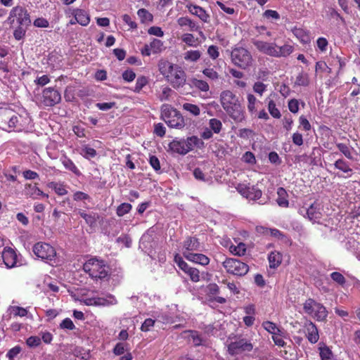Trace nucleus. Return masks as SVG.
Here are the masks:
<instances>
[{
    "label": "nucleus",
    "instance_id": "obj_1",
    "mask_svg": "<svg viewBox=\"0 0 360 360\" xmlns=\"http://www.w3.org/2000/svg\"><path fill=\"white\" fill-rule=\"evenodd\" d=\"M11 27H14L13 37L16 40H20L25 36L27 29L31 24L30 13L22 6H15L9 12L6 21Z\"/></svg>",
    "mask_w": 360,
    "mask_h": 360
},
{
    "label": "nucleus",
    "instance_id": "obj_2",
    "mask_svg": "<svg viewBox=\"0 0 360 360\" xmlns=\"http://www.w3.org/2000/svg\"><path fill=\"white\" fill-rule=\"evenodd\" d=\"M220 103L227 115L235 122H241L245 119V110L239 97L230 90L220 94Z\"/></svg>",
    "mask_w": 360,
    "mask_h": 360
},
{
    "label": "nucleus",
    "instance_id": "obj_3",
    "mask_svg": "<svg viewBox=\"0 0 360 360\" xmlns=\"http://www.w3.org/2000/svg\"><path fill=\"white\" fill-rule=\"evenodd\" d=\"M82 266L83 270L94 280H104L109 276V266L105 261L97 257H92L85 262H82Z\"/></svg>",
    "mask_w": 360,
    "mask_h": 360
},
{
    "label": "nucleus",
    "instance_id": "obj_4",
    "mask_svg": "<svg viewBox=\"0 0 360 360\" xmlns=\"http://www.w3.org/2000/svg\"><path fill=\"white\" fill-rule=\"evenodd\" d=\"M34 254L44 262L51 265H57L58 259L55 248L50 244L38 242L35 243L32 248Z\"/></svg>",
    "mask_w": 360,
    "mask_h": 360
},
{
    "label": "nucleus",
    "instance_id": "obj_5",
    "mask_svg": "<svg viewBox=\"0 0 360 360\" xmlns=\"http://www.w3.org/2000/svg\"><path fill=\"white\" fill-rule=\"evenodd\" d=\"M161 117L171 128L182 129L185 126L181 114L169 104H163L161 106Z\"/></svg>",
    "mask_w": 360,
    "mask_h": 360
},
{
    "label": "nucleus",
    "instance_id": "obj_6",
    "mask_svg": "<svg viewBox=\"0 0 360 360\" xmlns=\"http://www.w3.org/2000/svg\"><path fill=\"white\" fill-rule=\"evenodd\" d=\"M37 103L44 107H51L61 101L60 93L55 88L48 87L35 96Z\"/></svg>",
    "mask_w": 360,
    "mask_h": 360
},
{
    "label": "nucleus",
    "instance_id": "obj_7",
    "mask_svg": "<svg viewBox=\"0 0 360 360\" xmlns=\"http://www.w3.org/2000/svg\"><path fill=\"white\" fill-rule=\"evenodd\" d=\"M304 313L311 316L318 321H322L326 319L328 316V311L326 307L316 302L314 300L309 298L303 304Z\"/></svg>",
    "mask_w": 360,
    "mask_h": 360
},
{
    "label": "nucleus",
    "instance_id": "obj_8",
    "mask_svg": "<svg viewBox=\"0 0 360 360\" xmlns=\"http://www.w3.org/2000/svg\"><path fill=\"white\" fill-rule=\"evenodd\" d=\"M232 63L243 69H245L251 65L252 58L248 50L243 47H236L233 49L231 53Z\"/></svg>",
    "mask_w": 360,
    "mask_h": 360
},
{
    "label": "nucleus",
    "instance_id": "obj_9",
    "mask_svg": "<svg viewBox=\"0 0 360 360\" xmlns=\"http://www.w3.org/2000/svg\"><path fill=\"white\" fill-rule=\"evenodd\" d=\"M222 264L229 274L238 276H245L249 271L248 265L237 259H226Z\"/></svg>",
    "mask_w": 360,
    "mask_h": 360
},
{
    "label": "nucleus",
    "instance_id": "obj_10",
    "mask_svg": "<svg viewBox=\"0 0 360 360\" xmlns=\"http://www.w3.org/2000/svg\"><path fill=\"white\" fill-rule=\"evenodd\" d=\"M202 250L203 245L195 237L188 236L182 243L181 253L185 258L190 254L195 252H202Z\"/></svg>",
    "mask_w": 360,
    "mask_h": 360
},
{
    "label": "nucleus",
    "instance_id": "obj_11",
    "mask_svg": "<svg viewBox=\"0 0 360 360\" xmlns=\"http://www.w3.org/2000/svg\"><path fill=\"white\" fill-rule=\"evenodd\" d=\"M166 79L174 89L183 86L186 83V76L185 72L178 65L167 75Z\"/></svg>",
    "mask_w": 360,
    "mask_h": 360
},
{
    "label": "nucleus",
    "instance_id": "obj_12",
    "mask_svg": "<svg viewBox=\"0 0 360 360\" xmlns=\"http://www.w3.org/2000/svg\"><path fill=\"white\" fill-rule=\"evenodd\" d=\"M84 303L88 306H108L116 304L117 301L112 295L108 294L103 297H86L84 299Z\"/></svg>",
    "mask_w": 360,
    "mask_h": 360
},
{
    "label": "nucleus",
    "instance_id": "obj_13",
    "mask_svg": "<svg viewBox=\"0 0 360 360\" xmlns=\"http://www.w3.org/2000/svg\"><path fill=\"white\" fill-rule=\"evenodd\" d=\"M321 205L317 202H314L308 208L302 207L300 210V213L302 215H307L308 219L312 222H319L322 217Z\"/></svg>",
    "mask_w": 360,
    "mask_h": 360
},
{
    "label": "nucleus",
    "instance_id": "obj_14",
    "mask_svg": "<svg viewBox=\"0 0 360 360\" xmlns=\"http://www.w3.org/2000/svg\"><path fill=\"white\" fill-rule=\"evenodd\" d=\"M253 348L252 345L245 339H240L232 342L228 345V351L231 355L238 354L243 352H250Z\"/></svg>",
    "mask_w": 360,
    "mask_h": 360
},
{
    "label": "nucleus",
    "instance_id": "obj_15",
    "mask_svg": "<svg viewBox=\"0 0 360 360\" xmlns=\"http://www.w3.org/2000/svg\"><path fill=\"white\" fill-rule=\"evenodd\" d=\"M1 257L3 262L8 269H12L18 266V255L15 251L10 248L6 247L4 249ZM20 265V264H19Z\"/></svg>",
    "mask_w": 360,
    "mask_h": 360
},
{
    "label": "nucleus",
    "instance_id": "obj_16",
    "mask_svg": "<svg viewBox=\"0 0 360 360\" xmlns=\"http://www.w3.org/2000/svg\"><path fill=\"white\" fill-rule=\"evenodd\" d=\"M304 332L309 342L315 344L319 339L318 329L316 325L311 321H307L304 323Z\"/></svg>",
    "mask_w": 360,
    "mask_h": 360
},
{
    "label": "nucleus",
    "instance_id": "obj_17",
    "mask_svg": "<svg viewBox=\"0 0 360 360\" xmlns=\"http://www.w3.org/2000/svg\"><path fill=\"white\" fill-rule=\"evenodd\" d=\"M253 44L259 51L268 56H270L271 57H275V43H269L263 41L257 40L255 41Z\"/></svg>",
    "mask_w": 360,
    "mask_h": 360
},
{
    "label": "nucleus",
    "instance_id": "obj_18",
    "mask_svg": "<svg viewBox=\"0 0 360 360\" xmlns=\"http://www.w3.org/2000/svg\"><path fill=\"white\" fill-rule=\"evenodd\" d=\"M74 15V21L72 20H70L71 24H75L77 22L82 26H86L90 21V17L89 14L84 10L77 9L73 12Z\"/></svg>",
    "mask_w": 360,
    "mask_h": 360
},
{
    "label": "nucleus",
    "instance_id": "obj_19",
    "mask_svg": "<svg viewBox=\"0 0 360 360\" xmlns=\"http://www.w3.org/2000/svg\"><path fill=\"white\" fill-rule=\"evenodd\" d=\"M169 149L180 155H186L188 153L185 139L173 140L169 144Z\"/></svg>",
    "mask_w": 360,
    "mask_h": 360
},
{
    "label": "nucleus",
    "instance_id": "obj_20",
    "mask_svg": "<svg viewBox=\"0 0 360 360\" xmlns=\"http://www.w3.org/2000/svg\"><path fill=\"white\" fill-rule=\"evenodd\" d=\"M186 259L191 262L200 264L202 266H206L210 263V259L202 253L195 252L194 253L188 255Z\"/></svg>",
    "mask_w": 360,
    "mask_h": 360
},
{
    "label": "nucleus",
    "instance_id": "obj_21",
    "mask_svg": "<svg viewBox=\"0 0 360 360\" xmlns=\"http://www.w3.org/2000/svg\"><path fill=\"white\" fill-rule=\"evenodd\" d=\"M293 51L294 47L289 44H285L281 46L276 44L275 58L287 57L290 55Z\"/></svg>",
    "mask_w": 360,
    "mask_h": 360
},
{
    "label": "nucleus",
    "instance_id": "obj_22",
    "mask_svg": "<svg viewBox=\"0 0 360 360\" xmlns=\"http://www.w3.org/2000/svg\"><path fill=\"white\" fill-rule=\"evenodd\" d=\"M25 193L32 198L37 199L40 196L48 197V195L44 193L36 185L27 184L25 186Z\"/></svg>",
    "mask_w": 360,
    "mask_h": 360
},
{
    "label": "nucleus",
    "instance_id": "obj_23",
    "mask_svg": "<svg viewBox=\"0 0 360 360\" xmlns=\"http://www.w3.org/2000/svg\"><path fill=\"white\" fill-rule=\"evenodd\" d=\"M188 152L193 150L194 148H202L204 147V142L201 139L196 136H192L185 139Z\"/></svg>",
    "mask_w": 360,
    "mask_h": 360
},
{
    "label": "nucleus",
    "instance_id": "obj_24",
    "mask_svg": "<svg viewBox=\"0 0 360 360\" xmlns=\"http://www.w3.org/2000/svg\"><path fill=\"white\" fill-rule=\"evenodd\" d=\"M178 25L183 27H187L188 30L191 32L198 31L199 30V25H198L195 22L188 18V17H181L177 20Z\"/></svg>",
    "mask_w": 360,
    "mask_h": 360
},
{
    "label": "nucleus",
    "instance_id": "obj_25",
    "mask_svg": "<svg viewBox=\"0 0 360 360\" xmlns=\"http://www.w3.org/2000/svg\"><path fill=\"white\" fill-rule=\"evenodd\" d=\"M176 66V65H174L165 60H161L158 63L159 71L165 78L171 73Z\"/></svg>",
    "mask_w": 360,
    "mask_h": 360
},
{
    "label": "nucleus",
    "instance_id": "obj_26",
    "mask_svg": "<svg viewBox=\"0 0 360 360\" xmlns=\"http://www.w3.org/2000/svg\"><path fill=\"white\" fill-rule=\"evenodd\" d=\"M188 9L192 14L197 15L203 22H207L209 21L210 15L202 8L198 6H191L188 7Z\"/></svg>",
    "mask_w": 360,
    "mask_h": 360
},
{
    "label": "nucleus",
    "instance_id": "obj_27",
    "mask_svg": "<svg viewBox=\"0 0 360 360\" xmlns=\"http://www.w3.org/2000/svg\"><path fill=\"white\" fill-rule=\"evenodd\" d=\"M259 103V101L257 98L252 94H247V108L249 113L252 116L255 115L257 112V105Z\"/></svg>",
    "mask_w": 360,
    "mask_h": 360
},
{
    "label": "nucleus",
    "instance_id": "obj_28",
    "mask_svg": "<svg viewBox=\"0 0 360 360\" xmlns=\"http://www.w3.org/2000/svg\"><path fill=\"white\" fill-rule=\"evenodd\" d=\"M79 214L90 226H95L98 219V214L94 212L86 213L83 210H79Z\"/></svg>",
    "mask_w": 360,
    "mask_h": 360
},
{
    "label": "nucleus",
    "instance_id": "obj_29",
    "mask_svg": "<svg viewBox=\"0 0 360 360\" xmlns=\"http://www.w3.org/2000/svg\"><path fill=\"white\" fill-rule=\"evenodd\" d=\"M293 34L303 44H307L310 41L309 32L302 29L295 27L292 30Z\"/></svg>",
    "mask_w": 360,
    "mask_h": 360
},
{
    "label": "nucleus",
    "instance_id": "obj_30",
    "mask_svg": "<svg viewBox=\"0 0 360 360\" xmlns=\"http://www.w3.org/2000/svg\"><path fill=\"white\" fill-rule=\"evenodd\" d=\"M277 195L278 198L276 199V202L278 205L280 207H288L289 202L288 200L287 199L288 194L286 191L283 188L280 187L277 190Z\"/></svg>",
    "mask_w": 360,
    "mask_h": 360
},
{
    "label": "nucleus",
    "instance_id": "obj_31",
    "mask_svg": "<svg viewBox=\"0 0 360 360\" xmlns=\"http://www.w3.org/2000/svg\"><path fill=\"white\" fill-rule=\"evenodd\" d=\"M268 259L269 266L274 269L281 264L282 262V255L278 252H272L269 254Z\"/></svg>",
    "mask_w": 360,
    "mask_h": 360
},
{
    "label": "nucleus",
    "instance_id": "obj_32",
    "mask_svg": "<svg viewBox=\"0 0 360 360\" xmlns=\"http://www.w3.org/2000/svg\"><path fill=\"white\" fill-rule=\"evenodd\" d=\"M201 52L198 50H189L184 53V58L188 62H196L201 57Z\"/></svg>",
    "mask_w": 360,
    "mask_h": 360
},
{
    "label": "nucleus",
    "instance_id": "obj_33",
    "mask_svg": "<svg viewBox=\"0 0 360 360\" xmlns=\"http://www.w3.org/2000/svg\"><path fill=\"white\" fill-rule=\"evenodd\" d=\"M334 166L336 169L343 172L344 173H349L352 172L349 164L342 158L336 160L334 163Z\"/></svg>",
    "mask_w": 360,
    "mask_h": 360
},
{
    "label": "nucleus",
    "instance_id": "obj_34",
    "mask_svg": "<svg viewBox=\"0 0 360 360\" xmlns=\"http://www.w3.org/2000/svg\"><path fill=\"white\" fill-rule=\"evenodd\" d=\"M181 40L188 46L195 47L198 44V38H195L192 34L186 33L181 36Z\"/></svg>",
    "mask_w": 360,
    "mask_h": 360
},
{
    "label": "nucleus",
    "instance_id": "obj_35",
    "mask_svg": "<svg viewBox=\"0 0 360 360\" xmlns=\"http://www.w3.org/2000/svg\"><path fill=\"white\" fill-rule=\"evenodd\" d=\"M49 187L53 190L59 195H63L67 193L65 186L63 184L57 182H50Z\"/></svg>",
    "mask_w": 360,
    "mask_h": 360
},
{
    "label": "nucleus",
    "instance_id": "obj_36",
    "mask_svg": "<svg viewBox=\"0 0 360 360\" xmlns=\"http://www.w3.org/2000/svg\"><path fill=\"white\" fill-rule=\"evenodd\" d=\"M182 108L184 110L188 112L191 115L194 116H198L200 113V108L195 104L185 103L183 104Z\"/></svg>",
    "mask_w": 360,
    "mask_h": 360
},
{
    "label": "nucleus",
    "instance_id": "obj_37",
    "mask_svg": "<svg viewBox=\"0 0 360 360\" xmlns=\"http://www.w3.org/2000/svg\"><path fill=\"white\" fill-rule=\"evenodd\" d=\"M248 191L246 198L252 200L259 199L262 194V191L255 186L250 187Z\"/></svg>",
    "mask_w": 360,
    "mask_h": 360
},
{
    "label": "nucleus",
    "instance_id": "obj_38",
    "mask_svg": "<svg viewBox=\"0 0 360 360\" xmlns=\"http://www.w3.org/2000/svg\"><path fill=\"white\" fill-rule=\"evenodd\" d=\"M209 127L213 133L219 134L222 129V123L218 119L212 118L209 120Z\"/></svg>",
    "mask_w": 360,
    "mask_h": 360
},
{
    "label": "nucleus",
    "instance_id": "obj_39",
    "mask_svg": "<svg viewBox=\"0 0 360 360\" xmlns=\"http://www.w3.org/2000/svg\"><path fill=\"white\" fill-rule=\"evenodd\" d=\"M320 350V356L321 360H333L334 356L332 351L329 349L328 347L324 346L322 347H319Z\"/></svg>",
    "mask_w": 360,
    "mask_h": 360
},
{
    "label": "nucleus",
    "instance_id": "obj_40",
    "mask_svg": "<svg viewBox=\"0 0 360 360\" xmlns=\"http://www.w3.org/2000/svg\"><path fill=\"white\" fill-rule=\"evenodd\" d=\"M309 84V75L307 73L301 72L300 73L295 80V84L297 86H307Z\"/></svg>",
    "mask_w": 360,
    "mask_h": 360
},
{
    "label": "nucleus",
    "instance_id": "obj_41",
    "mask_svg": "<svg viewBox=\"0 0 360 360\" xmlns=\"http://www.w3.org/2000/svg\"><path fill=\"white\" fill-rule=\"evenodd\" d=\"M262 326L264 328L272 334V335H276V333H281V330L276 326V325L271 321H264L262 323Z\"/></svg>",
    "mask_w": 360,
    "mask_h": 360
},
{
    "label": "nucleus",
    "instance_id": "obj_42",
    "mask_svg": "<svg viewBox=\"0 0 360 360\" xmlns=\"http://www.w3.org/2000/svg\"><path fill=\"white\" fill-rule=\"evenodd\" d=\"M190 338L195 346H200L203 344L204 340L196 330H189Z\"/></svg>",
    "mask_w": 360,
    "mask_h": 360
},
{
    "label": "nucleus",
    "instance_id": "obj_43",
    "mask_svg": "<svg viewBox=\"0 0 360 360\" xmlns=\"http://www.w3.org/2000/svg\"><path fill=\"white\" fill-rule=\"evenodd\" d=\"M268 110L271 115L274 118H280L281 114L280 110L276 108V103L273 100H270L268 103Z\"/></svg>",
    "mask_w": 360,
    "mask_h": 360
},
{
    "label": "nucleus",
    "instance_id": "obj_44",
    "mask_svg": "<svg viewBox=\"0 0 360 360\" xmlns=\"http://www.w3.org/2000/svg\"><path fill=\"white\" fill-rule=\"evenodd\" d=\"M336 146L347 158L349 160L353 159L351 148L347 145L342 143H338Z\"/></svg>",
    "mask_w": 360,
    "mask_h": 360
},
{
    "label": "nucleus",
    "instance_id": "obj_45",
    "mask_svg": "<svg viewBox=\"0 0 360 360\" xmlns=\"http://www.w3.org/2000/svg\"><path fill=\"white\" fill-rule=\"evenodd\" d=\"M150 47L152 49L153 53H157L163 49V42L160 39H154L150 43Z\"/></svg>",
    "mask_w": 360,
    "mask_h": 360
},
{
    "label": "nucleus",
    "instance_id": "obj_46",
    "mask_svg": "<svg viewBox=\"0 0 360 360\" xmlns=\"http://www.w3.org/2000/svg\"><path fill=\"white\" fill-rule=\"evenodd\" d=\"M131 205L129 203L124 202L120 205L117 208V214L119 217H122L127 214L131 210Z\"/></svg>",
    "mask_w": 360,
    "mask_h": 360
},
{
    "label": "nucleus",
    "instance_id": "obj_47",
    "mask_svg": "<svg viewBox=\"0 0 360 360\" xmlns=\"http://www.w3.org/2000/svg\"><path fill=\"white\" fill-rule=\"evenodd\" d=\"M9 310L11 311V314H13L15 316H19L23 317L27 314L26 309L18 306H12L9 308Z\"/></svg>",
    "mask_w": 360,
    "mask_h": 360
},
{
    "label": "nucleus",
    "instance_id": "obj_48",
    "mask_svg": "<svg viewBox=\"0 0 360 360\" xmlns=\"http://www.w3.org/2000/svg\"><path fill=\"white\" fill-rule=\"evenodd\" d=\"M330 278L333 281H335V283L342 286L344 285L346 283V279L344 277V276L338 271H334L331 273Z\"/></svg>",
    "mask_w": 360,
    "mask_h": 360
},
{
    "label": "nucleus",
    "instance_id": "obj_49",
    "mask_svg": "<svg viewBox=\"0 0 360 360\" xmlns=\"http://www.w3.org/2000/svg\"><path fill=\"white\" fill-rule=\"evenodd\" d=\"M203 75L212 80H217L219 79V74L211 68H207L203 70Z\"/></svg>",
    "mask_w": 360,
    "mask_h": 360
},
{
    "label": "nucleus",
    "instance_id": "obj_50",
    "mask_svg": "<svg viewBox=\"0 0 360 360\" xmlns=\"http://www.w3.org/2000/svg\"><path fill=\"white\" fill-rule=\"evenodd\" d=\"M193 84L196 88L202 91H207L210 89L209 84L202 79H194Z\"/></svg>",
    "mask_w": 360,
    "mask_h": 360
},
{
    "label": "nucleus",
    "instance_id": "obj_51",
    "mask_svg": "<svg viewBox=\"0 0 360 360\" xmlns=\"http://www.w3.org/2000/svg\"><path fill=\"white\" fill-rule=\"evenodd\" d=\"M137 14L143 22L151 21L153 15L145 8H141L138 11Z\"/></svg>",
    "mask_w": 360,
    "mask_h": 360
},
{
    "label": "nucleus",
    "instance_id": "obj_52",
    "mask_svg": "<svg viewBox=\"0 0 360 360\" xmlns=\"http://www.w3.org/2000/svg\"><path fill=\"white\" fill-rule=\"evenodd\" d=\"M253 91L259 96H262L266 91V85L261 82H257L253 85Z\"/></svg>",
    "mask_w": 360,
    "mask_h": 360
},
{
    "label": "nucleus",
    "instance_id": "obj_53",
    "mask_svg": "<svg viewBox=\"0 0 360 360\" xmlns=\"http://www.w3.org/2000/svg\"><path fill=\"white\" fill-rule=\"evenodd\" d=\"M186 274L189 276L190 279L193 282L196 283V282H198L200 281V272H199V271L197 269L191 267L186 272Z\"/></svg>",
    "mask_w": 360,
    "mask_h": 360
},
{
    "label": "nucleus",
    "instance_id": "obj_54",
    "mask_svg": "<svg viewBox=\"0 0 360 360\" xmlns=\"http://www.w3.org/2000/svg\"><path fill=\"white\" fill-rule=\"evenodd\" d=\"M41 341L38 336H30L27 339L26 343L30 347H36L41 344Z\"/></svg>",
    "mask_w": 360,
    "mask_h": 360
},
{
    "label": "nucleus",
    "instance_id": "obj_55",
    "mask_svg": "<svg viewBox=\"0 0 360 360\" xmlns=\"http://www.w3.org/2000/svg\"><path fill=\"white\" fill-rule=\"evenodd\" d=\"M263 16L268 20H278L280 15L276 11L266 10L264 12Z\"/></svg>",
    "mask_w": 360,
    "mask_h": 360
},
{
    "label": "nucleus",
    "instance_id": "obj_56",
    "mask_svg": "<svg viewBox=\"0 0 360 360\" xmlns=\"http://www.w3.org/2000/svg\"><path fill=\"white\" fill-rule=\"evenodd\" d=\"M148 80L145 77H140L136 79L134 91L139 92L142 88L147 84Z\"/></svg>",
    "mask_w": 360,
    "mask_h": 360
},
{
    "label": "nucleus",
    "instance_id": "obj_57",
    "mask_svg": "<svg viewBox=\"0 0 360 360\" xmlns=\"http://www.w3.org/2000/svg\"><path fill=\"white\" fill-rule=\"evenodd\" d=\"M207 53L212 59L215 60L219 56V48L217 46L211 45L207 49Z\"/></svg>",
    "mask_w": 360,
    "mask_h": 360
},
{
    "label": "nucleus",
    "instance_id": "obj_58",
    "mask_svg": "<svg viewBox=\"0 0 360 360\" xmlns=\"http://www.w3.org/2000/svg\"><path fill=\"white\" fill-rule=\"evenodd\" d=\"M292 143L297 146H301L304 143L303 136L302 134L298 131H296L292 134Z\"/></svg>",
    "mask_w": 360,
    "mask_h": 360
},
{
    "label": "nucleus",
    "instance_id": "obj_59",
    "mask_svg": "<svg viewBox=\"0 0 360 360\" xmlns=\"http://www.w3.org/2000/svg\"><path fill=\"white\" fill-rule=\"evenodd\" d=\"M82 154L86 158H94L96 155V151L93 148L85 147L82 149Z\"/></svg>",
    "mask_w": 360,
    "mask_h": 360
},
{
    "label": "nucleus",
    "instance_id": "obj_60",
    "mask_svg": "<svg viewBox=\"0 0 360 360\" xmlns=\"http://www.w3.org/2000/svg\"><path fill=\"white\" fill-rule=\"evenodd\" d=\"M155 324V321L152 319H146L144 322L142 323L141 330L143 332H147L150 330V328L153 327Z\"/></svg>",
    "mask_w": 360,
    "mask_h": 360
},
{
    "label": "nucleus",
    "instance_id": "obj_61",
    "mask_svg": "<svg viewBox=\"0 0 360 360\" xmlns=\"http://www.w3.org/2000/svg\"><path fill=\"white\" fill-rule=\"evenodd\" d=\"M136 77V74L131 70H127L122 73V78L126 82H132Z\"/></svg>",
    "mask_w": 360,
    "mask_h": 360
},
{
    "label": "nucleus",
    "instance_id": "obj_62",
    "mask_svg": "<svg viewBox=\"0 0 360 360\" xmlns=\"http://www.w3.org/2000/svg\"><path fill=\"white\" fill-rule=\"evenodd\" d=\"M246 252L245 245L243 243H239L237 246L234 247L232 252L236 255H244Z\"/></svg>",
    "mask_w": 360,
    "mask_h": 360
},
{
    "label": "nucleus",
    "instance_id": "obj_63",
    "mask_svg": "<svg viewBox=\"0 0 360 360\" xmlns=\"http://www.w3.org/2000/svg\"><path fill=\"white\" fill-rule=\"evenodd\" d=\"M166 129L162 123H158L155 125L154 133L160 137H163L165 135Z\"/></svg>",
    "mask_w": 360,
    "mask_h": 360
},
{
    "label": "nucleus",
    "instance_id": "obj_64",
    "mask_svg": "<svg viewBox=\"0 0 360 360\" xmlns=\"http://www.w3.org/2000/svg\"><path fill=\"white\" fill-rule=\"evenodd\" d=\"M50 82V78L48 75H44L41 77H37L34 80V83L39 86H43L46 84H49Z\"/></svg>",
    "mask_w": 360,
    "mask_h": 360
}]
</instances>
